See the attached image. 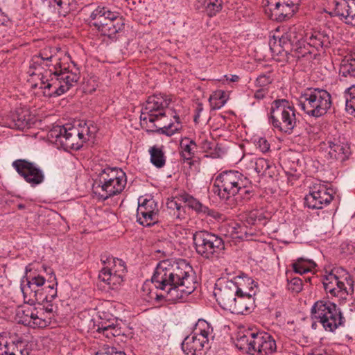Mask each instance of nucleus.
Returning <instances> with one entry per match:
<instances>
[{
	"mask_svg": "<svg viewBox=\"0 0 355 355\" xmlns=\"http://www.w3.org/2000/svg\"><path fill=\"white\" fill-rule=\"evenodd\" d=\"M159 209L153 198L140 197L138 199L137 220L143 226L148 227L158 222Z\"/></svg>",
	"mask_w": 355,
	"mask_h": 355,
	"instance_id": "nucleus-18",
	"label": "nucleus"
},
{
	"mask_svg": "<svg viewBox=\"0 0 355 355\" xmlns=\"http://www.w3.org/2000/svg\"><path fill=\"white\" fill-rule=\"evenodd\" d=\"M267 216L264 215L262 210L253 209L245 214V219L249 225H254L257 223L264 224Z\"/></svg>",
	"mask_w": 355,
	"mask_h": 355,
	"instance_id": "nucleus-38",
	"label": "nucleus"
},
{
	"mask_svg": "<svg viewBox=\"0 0 355 355\" xmlns=\"http://www.w3.org/2000/svg\"><path fill=\"white\" fill-rule=\"evenodd\" d=\"M243 162L249 169H252L258 175H263L270 167V162L264 158L246 156Z\"/></svg>",
	"mask_w": 355,
	"mask_h": 355,
	"instance_id": "nucleus-30",
	"label": "nucleus"
},
{
	"mask_svg": "<svg viewBox=\"0 0 355 355\" xmlns=\"http://www.w3.org/2000/svg\"><path fill=\"white\" fill-rule=\"evenodd\" d=\"M7 343L6 338L0 336V355L8 352Z\"/></svg>",
	"mask_w": 355,
	"mask_h": 355,
	"instance_id": "nucleus-48",
	"label": "nucleus"
},
{
	"mask_svg": "<svg viewBox=\"0 0 355 355\" xmlns=\"http://www.w3.org/2000/svg\"><path fill=\"white\" fill-rule=\"evenodd\" d=\"M225 77L226 78L227 80H229L230 82H237L239 79V77L235 74L230 75V77H228L227 76H225Z\"/></svg>",
	"mask_w": 355,
	"mask_h": 355,
	"instance_id": "nucleus-50",
	"label": "nucleus"
},
{
	"mask_svg": "<svg viewBox=\"0 0 355 355\" xmlns=\"http://www.w3.org/2000/svg\"><path fill=\"white\" fill-rule=\"evenodd\" d=\"M270 119L274 128L291 134L297 123L295 110L288 101L277 100L271 107Z\"/></svg>",
	"mask_w": 355,
	"mask_h": 355,
	"instance_id": "nucleus-13",
	"label": "nucleus"
},
{
	"mask_svg": "<svg viewBox=\"0 0 355 355\" xmlns=\"http://www.w3.org/2000/svg\"><path fill=\"white\" fill-rule=\"evenodd\" d=\"M340 74L342 76H355V52L345 57L340 66Z\"/></svg>",
	"mask_w": 355,
	"mask_h": 355,
	"instance_id": "nucleus-32",
	"label": "nucleus"
},
{
	"mask_svg": "<svg viewBox=\"0 0 355 355\" xmlns=\"http://www.w3.org/2000/svg\"><path fill=\"white\" fill-rule=\"evenodd\" d=\"M255 97H257V98H259V97H260V94H255Z\"/></svg>",
	"mask_w": 355,
	"mask_h": 355,
	"instance_id": "nucleus-56",
	"label": "nucleus"
},
{
	"mask_svg": "<svg viewBox=\"0 0 355 355\" xmlns=\"http://www.w3.org/2000/svg\"><path fill=\"white\" fill-rule=\"evenodd\" d=\"M254 304V298L248 297L247 295L238 294L230 311L234 314H245L253 308Z\"/></svg>",
	"mask_w": 355,
	"mask_h": 355,
	"instance_id": "nucleus-29",
	"label": "nucleus"
},
{
	"mask_svg": "<svg viewBox=\"0 0 355 355\" xmlns=\"http://www.w3.org/2000/svg\"><path fill=\"white\" fill-rule=\"evenodd\" d=\"M230 281L234 284L238 294L254 298L257 291V286L251 277L245 275L237 276Z\"/></svg>",
	"mask_w": 355,
	"mask_h": 355,
	"instance_id": "nucleus-26",
	"label": "nucleus"
},
{
	"mask_svg": "<svg viewBox=\"0 0 355 355\" xmlns=\"http://www.w3.org/2000/svg\"><path fill=\"white\" fill-rule=\"evenodd\" d=\"M322 284L327 293L336 297L339 300H345L354 293V281L350 274L343 268H333L326 272Z\"/></svg>",
	"mask_w": 355,
	"mask_h": 355,
	"instance_id": "nucleus-8",
	"label": "nucleus"
},
{
	"mask_svg": "<svg viewBox=\"0 0 355 355\" xmlns=\"http://www.w3.org/2000/svg\"><path fill=\"white\" fill-rule=\"evenodd\" d=\"M170 101L164 95L156 94L148 97L141 109L140 115L141 123L149 128H156L161 134L168 136L174 135L181 125L179 118L174 116L173 122H168L165 109L168 106Z\"/></svg>",
	"mask_w": 355,
	"mask_h": 355,
	"instance_id": "nucleus-5",
	"label": "nucleus"
},
{
	"mask_svg": "<svg viewBox=\"0 0 355 355\" xmlns=\"http://www.w3.org/2000/svg\"><path fill=\"white\" fill-rule=\"evenodd\" d=\"M255 333L248 332L246 334L240 335L236 340V345L241 349H248L253 354L252 337Z\"/></svg>",
	"mask_w": 355,
	"mask_h": 355,
	"instance_id": "nucleus-37",
	"label": "nucleus"
},
{
	"mask_svg": "<svg viewBox=\"0 0 355 355\" xmlns=\"http://www.w3.org/2000/svg\"><path fill=\"white\" fill-rule=\"evenodd\" d=\"M329 155L331 158L344 161L348 158L350 154L349 144L343 138H334L333 140H328Z\"/></svg>",
	"mask_w": 355,
	"mask_h": 355,
	"instance_id": "nucleus-24",
	"label": "nucleus"
},
{
	"mask_svg": "<svg viewBox=\"0 0 355 355\" xmlns=\"http://www.w3.org/2000/svg\"><path fill=\"white\" fill-rule=\"evenodd\" d=\"M119 17L117 12H112L105 6H98L89 16V24L97 28H100L110 20H116Z\"/></svg>",
	"mask_w": 355,
	"mask_h": 355,
	"instance_id": "nucleus-25",
	"label": "nucleus"
},
{
	"mask_svg": "<svg viewBox=\"0 0 355 355\" xmlns=\"http://www.w3.org/2000/svg\"><path fill=\"white\" fill-rule=\"evenodd\" d=\"M180 147L184 157L190 159L194 155L196 144L193 140L184 137L181 140Z\"/></svg>",
	"mask_w": 355,
	"mask_h": 355,
	"instance_id": "nucleus-40",
	"label": "nucleus"
},
{
	"mask_svg": "<svg viewBox=\"0 0 355 355\" xmlns=\"http://www.w3.org/2000/svg\"><path fill=\"white\" fill-rule=\"evenodd\" d=\"M202 110H203L202 105L201 104H198V107H197V112H198V113H200V112H202Z\"/></svg>",
	"mask_w": 355,
	"mask_h": 355,
	"instance_id": "nucleus-51",
	"label": "nucleus"
},
{
	"mask_svg": "<svg viewBox=\"0 0 355 355\" xmlns=\"http://www.w3.org/2000/svg\"><path fill=\"white\" fill-rule=\"evenodd\" d=\"M334 192L324 184H315L304 198V204L311 209H322L330 203Z\"/></svg>",
	"mask_w": 355,
	"mask_h": 355,
	"instance_id": "nucleus-17",
	"label": "nucleus"
},
{
	"mask_svg": "<svg viewBox=\"0 0 355 355\" xmlns=\"http://www.w3.org/2000/svg\"><path fill=\"white\" fill-rule=\"evenodd\" d=\"M115 20H110L109 22H106L102 26L98 28V31L104 35H107L110 37L117 33L122 27V24L120 23L114 24Z\"/></svg>",
	"mask_w": 355,
	"mask_h": 355,
	"instance_id": "nucleus-41",
	"label": "nucleus"
},
{
	"mask_svg": "<svg viewBox=\"0 0 355 355\" xmlns=\"http://www.w3.org/2000/svg\"><path fill=\"white\" fill-rule=\"evenodd\" d=\"M345 98L347 112L355 116V85L348 89V93Z\"/></svg>",
	"mask_w": 355,
	"mask_h": 355,
	"instance_id": "nucleus-43",
	"label": "nucleus"
},
{
	"mask_svg": "<svg viewBox=\"0 0 355 355\" xmlns=\"http://www.w3.org/2000/svg\"><path fill=\"white\" fill-rule=\"evenodd\" d=\"M127 184L125 173L116 167H106L96 175L92 186L94 195L100 200H105L121 193Z\"/></svg>",
	"mask_w": 355,
	"mask_h": 355,
	"instance_id": "nucleus-7",
	"label": "nucleus"
},
{
	"mask_svg": "<svg viewBox=\"0 0 355 355\" xmlns=\"http://www.w3.org/2000/svg\"><path fill=\"white\" fill-rule=\"evenodd\" d=\"M193 239L197 253L206 259L218 258L225 248L220 237L206 231L196 232Z\"/></svg>",
	"mask_w": 355,
	"mask_h": 355,
	"instance_id": "nucleus-14",
	"label": "nucleus"
},
{
	"mask_svg": "<svg viewBox=\"0 0 355 355\" xmlns=\"http://www.w3.org/2000/svg\"><path fill=\"white\" fill-rule=\"evenodd\" d=\"M150 161L153 166L160 168L166 164V156L162 146H153L148 150Z\"/></svg>",
	"mask_w": 355,
	"mask_h": 355,
	"instance_id": "nucleus-31",
	"label": "nucleus"
},
{
	"mask_svg": "<svg viewBox=\"0 0 355 355\" xmlns=\"http://www.w3.org/2000/svg\"><path fill=\"white\" fill-rule=\"evenodd\" d=\"M207 341L203 337L198 338L193 334L187 336L182 343V349L186 355H196L208 345Z\"/></svg>",
	"mask_w": 355,
	"mask_h": 355,
	"instance_id": "nucleus-27",
	"label": "nucleus"
},
{
	"mask_svg": "<svg viewBox=\"0 0 355 355\" xmlns=\"http://www.w3.org/2000/svg\"><path fill=\"white\" fill-rule=\"evenodd\" d=\"M50 3L57 5L60 15L63 16L73 10L76 8L75 0H52Z\"/></svg>",
	"mask_w": 355,
	"mask_h": 355,
	"instance_id": "nucleus-42",
	"label": "nucleus"
},
{
	"mask_svg": "<svg viewBox=\"0 0 355 355\" xmlns=\"http://www.w3.org/2000/svg\"><path fill=\"white\" fill-rule=\"evenodd\" d=\"M182 202H184L188 207L195 209L197 211H202L203 207L202 205L196 198L188 194L181 196Z\"/></svg>",
	"mask_w": 355,
	"mask_h": 355,
	"instance_id": "nucleus-44",
	"label": "nucleus"
},
{
	"mask_svg": "<svg viewBox=\"0 0 355 355\" xmlns=\"http://www.w3.org/2000/svg\"><path fill=\"white\" fill-rule=\"evenodd\" d=\"M306 281H309V282H310V281H311V277H307V278L306 279Z\"/></svg>",
	"mask_w": 355,
	"mask_h": 355,
	"instance_id": "nucleus-57",
	"label": "nucleus"
},
{
	"mask_svg": "<svg viewBox=\"0 0 355 355\" xmlns=\"http://www.w3.org/2000/svg\"><path fill=\"white\" fill-rule=\"evenodd\" d=\"M13 168L32 187H36L43 182V171L35 163L25 159H17L12 162Z\"/></svg>",
	"mask_w": 355,
	"mask_h": 355,
	"instance_id": "nucleus-19",
	"label": "nucleus"
},
{
	"mask_svg": "<svg viewBox=\"0 0 355 355\" xmlns=\"http://www.w3.org/2000/svg\"><path fill=\"white\" fill-rule=\"evenodd\" d=\"M28 83L37 89L36 94L55 97L73 87L80 78V71L70 58L62 51L46 48L32 57L28 71Z\"/></svg>",
	"mask_w": 355,
	"mask_h": 355,
	"instance_id": "nucleus-1",
	"label": "nucleus"
},
{
	"mask_svg": "<svg viewBox=\"0 0 355 355\" xmlns=\"http://www.w3.org/2000/svg\"><path fill=\"white\" fill-rule=\"evenodd\" d=\"M263 6L271 19L280 21L292 17L297 9V4L291 0H266Z\"/></svg>",
	"mask_w": 355,
	"mask_h": 355,
	"instance_id": "nucleus-16",
	"label": "nucleus"
},
{
	"mask_svg": "<svg viewBox=\"0 0 355 355\" xmlns=\"http://www.w3.org/2000/svg\"><path fill=\"white\" fill-rule=\"evenodd\" d=\"M214 295L218 304L223 309L230 311L238 293L233 282L228 280L224 285L216 287Z\"/></svg>",
	"mask_w": 355,
	"mask_h": 355,
	"instance_id": "nucleus-23",
	"label": "nucleus"
},
{
	"mask_svg": "<svg viewBox=\"0 0 355 355\" xmlns=\"http://www.w3.org/2000/svg\"><path fill=\"white\" fill-rule=\"evenodd\" d=\"M148 284H145L143 286V288H144V291H145L146 290H149V288H148Z\"/></svg>",
	"mask_w": 355,
	"mask_h": 355,
	"instance_id": "nucleus-53",
	"label": "nucleus"
},
{
	"mask_svg": "<svg viewBox=\"0 0 355 355\" xmlns=\"http://www.w3.org/2000/svg\"><path fill=\"white\" fill-rule=\"evenodd\" d=\"M250 181L237 171H226L216 176L214 182L213 191L230 207L242 203L250 198Z\"/></svg>",
	"mask_w": 355,
	"mask_h": 355,
	"instance_id": "nucleus-4",
	"label": "nucleus"
},
{
	"mask_svg": "<svg viewBox=\"0 0 355 355\" xmlns=\"http://www.w3.org/2000/svg\"><path fill=\"white\" fill-rule=\"evenodd\" d=\"M32 304L19 307L16 313V320L19 323L32 328H44L51 324L53 318L52 306L34 307Z\"/></svg>",
	"mask_w": 355,
	"mask_h": 355,
	"instance_id": "nucleus-11",
	"label": "nucleus"
},
{
	"mask_svg": "<svg viewBox=\"0 0 355 355\" xmlns=\"http://www.w3.org/2000/svg\"><path fill=\"white\" fill-rule=\"evenodd\" d=\"M292 266L295 272L302 275L311 272L315 269L316 264L311 259L299 258Z\"/></svg>",
	"mask_w": 355,
	"mask_h": 355,
	"instance_id": "nucleus-34",
	"label": "nucleus"
},
{
	"mask_svg": "<svg viewBox=\"0 0 355 355\" xmlns=\"http://www.w3.org/2000/svg\"><path fill=\"white\" fill-rule=\"evenodd\" d=\"M302 281L298 277L291 279L288 283V288L294 293H299L302 290Z\"/></svg>",
	"mask_w": 355,
	"mask_h": 355,
	"instance_id": "nucleus-47",
	"label": "nucleus"
},
{
	"mask_svg": "<svg viewBox=\"0 0 355 355\" xmlns=\"http://www.w3.org/2000/svg\"><path fill=\"white\" fill-rule=\"evenodd\" d=\"M57 283H53L48 286H44L43 289L40 291H36L34 296L31 299H28L26 302L28 304H34L37 302L39 304L51 302L57 296Z\"/></svg>",
	"mask_w": 355,
	"mask_h": 355,
	"instance_id": "nucleus-28",
	"label": "nucleus"
},
{
	"mask_svg": "<svg viewBox=\"0 0 355 355\" xmlns=\"http://www.w3.org/2000/svg\"><path fill=\"white\" fill-rule=\"evenodd\" d=\"M26 284H21V291L23 294L24 300L26 303L28 299L33 298L36 291L43 289L45 286L46 279L42 274H35L32 272L31 265L26 267Z\"/></svg>",
	"mask_w": 355,
	"mask_h": 355,
	"instance_id": "nucleus-20",
	"label": "nucleus"
},
{
	"mask_svg": "<svg viewBox=\"0 0 355 355\" xmlns=\"http://www.w3.org/2000/svg\"><path fill=\"white\" fill-rule=\"evenodd\" d=\"M82 325L86 327L89 331L102 334L107 338L118 336L122 334V329L117 321L110 318V315L103 312L95 317L90 316L89 311H85L80 315Z\"/></svg>",
	"mask_w": 355,
	"mask_h": 355,
	"instance_id": "nucleus-12",
	"label": "nucleus"
},
{
	"mask_svg": "<svg viewBox=\"0 0 355 355\" xmlns=\"http://www.w3.org/2000/svg\"><path fill=\"white\" fill-rule=\"evenodd\" d=\"M253 354L270 355L277 349L276 342L268 333L260 331L255 333L252 337Z\"/></svg>",
	"mask_w": 355,
	"mask_h": 355,
	"instance_id": "nucleus-22",
	"label": "nucleus"
},
{
	"mask_svg": "<svg viewBox=\"0 0 355 355\" xmlns=\"http://www.w3.org/2000/svg\"><path fill=\"white\" fill-rule=\"evenodd\" d=\"M335 15L346 24L355 26V0H328Z\"/></svg>",
	"mask_w": 355,
	"mask_h": 355,
	"instance_id": "nucleus-21",
	"label": "nucleus"
},
{
	"mask_svg": "<svg viewBox=\"0 0 355 355\" xmlns=\"http://www.w3.org/2000/svg\"><path fill=\"white\" fill-rule=\"evenodd\" d=\"M97 132L92 122L79 121L77 124L54 126L48 132L51 142L66 150H78L83 144L94 138Z\"/></svg>",
	"mask_w": 355,
	"mask_h": 355,
	"instance_id": "nucleus-6",
	"label": "nucleus"
},
{
	"mask_svg": "<svg viewBox=\"0 0 355 355\" xmlns=\"http://www.w3.org/2000/svg\"><path fill=\"white\" fill-rule=\"evenodd\" d=\"M307 355H331L329 352L322 348H315L311 349L307 353Z\"/></svg>",
	"mask_w": 355,
	"mask_h": 355,
	"instance_id": "nucleus-49",
	"label": "nucleus"
},
{
	"mask_svg": "<svg viewBox=\"0 0 355 355\" xmlns=\"http://www.w3.org/2000/svg\"><path fill=\"white\" fill-rule=\"evenodd\" d=\"M182 200L181 196L168 199L166 202L167 209L170 211V214L175 218L181 216V211L183 209L182 205Z\"/></svg>",
	"mask_w": 355,
	"mask_h": 355,
	"instance_id": "nucleus-39",
	"label": "nucleus"
},
{
	"mask_svg": "<svg viewBox=\"0 0 355 355\" xmlns=\"http://www.w3.org/2000/svg\"><path fill=\"white\" fill-rule=\"evenodd\" d=\"M254 144L256 148L263 153L268 152L270 148L269 142L265 137H255L254 139Z\"/></svg>",
	"mask_w": 355,
	"mask_h": 355,
	"instance_id": "nucleus-45",
	"label": "nucleus"
},
{
	"mask_svg": "<svg viewBox=\"0 0 355 355\" xmlns=\"http://www.w3.org/2000/svg\"><path fill=\"white\" fill-rule=\"evenodd\" d=\"M311 318L320 322L325 331L333 332L344 322L340 309L327 300H318L311 308Z\"/></svg>",
	"mask_w": 355,
	"mask_h": 355,
	"instance_id": "nucleus-10",
	"label": "nucleus"
},
{
	"mask_svg": "<svg viewBox=\"0 0 355 355\" xmlns=\"http://www.w3.org/2000/svg\"><path fill=\"white\" fill-rule=\"evenodd\" d=\"M212 331L213 329L209 323L203 319H199L194 325L191 334L198 338L203 337L209 341Z\"/></svg>",
	"mask_w": 355,
	"mask_h": 355,
	"instance_id": "nucleus-33",
	"label": "nucleus"
},
{
	"mask_svg": "<svg viewBox=\"0 0 355 355\" xmlns=\"http://www.w3.org/2000/svg\"><path fill=\"white\" fill-rule=\"evenodd\" d=\"M312 328L315 329V322L312 324Z\"/></svg>",
	"mask_w": 355,
	"mask_h": 355,
	"instance_id": "nucleus-55",
	"label": "nucleus"
},
{
	"mask_svg": "<svg viewBox=\"0 0 355 355\" xmlns=\"http://www.w3.org/2000/svg\"><path fill=\"white\" fill-rule=\"evenodd\" d=\"M152 282L160 295L149 292L147 300L162 297L171 303L180 302L191 294L197 286L196 273L184 259H168L159 261L152 277Z\"/></svg>",
	"mask_w": 355,
	"mask_h": 355,
	"instance_id": "nucleus-2",
	"label": "nucleus"
},
{
	"mask_svg": "<svg viewBox=\"0 0 355 355\" xmlns=\"http://www.w3.org/2000/svg\"><path fill=\"white\" fill-rule=\"evenodd\" d=\"M265 76H260L258 78L257 80L260 83L261 82L262 79L265 78Z\"/></svg>",
	"mask_w": 355,
	"mask_h": 355,
	"instance_id": "nucleus-54",
	"label": "nucleus"
},
{
	"mask_svg": "<svg viewBox=\"0 0 355 355\" xmlns=\"http://www.w3.org/2000/svg\"><path fill=\"white\" fill-rule=\"evenodd\" d=\"M209 101L212 110H218L225 105L227 98L223 90H216L211 94Z\"/></svg>",
	"mask_w": 355,
	"mask_h": 355,
	"instance_id": "nucleus-36",
	"label": "nucleus"
},
{
	"mask_svg": "<svg viewBox=\"0 0 355 355\" xmlns=\"http://www.w3.org/2000/svg\"><path fill=\"white\" fill-rule=\"evenodd\" d=\"M95 355H126L122 351H118L115 347L103 345L99 350L95 354Z\"/></svg>",
	"mask_w": 355,
	"mask_h": 355,
	"instance_id": "nucleus-46",
	"label": "nucleus"
},
{
	"mask_svg": "<svg viewBox=\"0 0 355 355\" xmlns=\"http://www.w3.org/2000/svg\"><path fill=\"white\" fill-rule=\"evenodd\" d=\"M329 28L304 31L300 26H291L281 37L273 36L269 44L273 54L287 56L291 54L309 62L315 60L320 49L327 48L332 40Z\"/></svg>",
	"mask_w": 355,
	"mask_h": 355,
	"instance_id": "nucleus-3",
	"label": "nucleus"
},
{
	"mask_svg": "<svg viewBox=\"0 0 355 355\" xmlns=\"http://www.w3.org/2000/svg\"><path fill=\"white\" fill-rule=\"evenodd\" d=\"M200 117V113H198L194 116V121H197L198 119Z\"/></svg>",
	"mask_w": 355,
	"mask_h": 355,
	"instance_id": "nucleus-52",
	"label": "nucleus"
},
{
	"mask_svg": "<svg viewBox=\"0 0 355 355\" xmlns=\"http://www.w3.org/2000/svg\"><path fill=\"white\" fill-rule=\"evenodd\" d=\"M299 105L308 115L319 117L330 109L331 95L326 90L308 89L301 94Z\"/></svg>",
	"mask_w": 355,
	"mask_h": 355,
	"instance_id": "nucleus-9",
	"label": "nucleus"
},
{
	"mask_svg": "<svg viewBox=\"0 0 355 355\" xmlns=\"http://www.w3.org/2000/svg\"><path fill=\"white\" fill-rule=\"evenodd\" d=\"M200 6L207 12L209 16L216 15L221 9L223 0H197Z\"/></svg>",
	"mask_w": 355,
	"mask_h": 355,
	"instance_id": "nucleus-35",
	"label": "nucleus"
},
{
	"mask_svg": "<svg viewBox=\"0 0 355 355\" xmlns=\"http://www.w3.org/2000/svg\"><path fill=\"white\" fill-rule=\"evenodd\" d=\"M108 265L103 267L98 274V279L110 289L119 288L125 275V266L123 260L114 257L107 258Z\"/></svg>",
	"mask_w": 355,
	"mask_h": 355,
	"instance_id": "nucleus-15",
	"label": "nucleus"
}]
</instances>
